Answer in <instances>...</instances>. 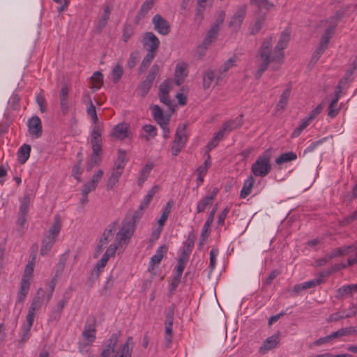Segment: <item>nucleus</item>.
<instances>
[{"label": "nucleus", "mask_w": 357, "mask_h": 357, "mask_svg": "<svg viewBox=\"0 0 357 357\" xmlns=\"http://www.w3.org/2000/svg\"><path fill=\"white\" fill-rule=\"evenodd\" d=\"M289 40V32L287 30L282 31L273 54V37L270 36L263 42L257 55V61L259 63V66L255 73L256 79H258L261 77L263 73L268 68V65L271 63H273L271 68L273 70H276L279 68L284 59V52L282 50L287 47Z\"/></svg>", "instance_id": "nucleus-1"}, {"label": "nucleus", "mask_w": 357, "mask_h": 357, "mask_svg": "<svg viewBox=\"0 0 357 357\" xmlns=\"http://www.w3.org/2000/svg\"><path fill=\"white\" fill-rule=\"evenodd\" d=\"M271 169V153L266 151L251 166V172L255 176L264 177Z\"/></svg>", "instance_id": "nucleus-2"}, {"label": "nucleus", "mask_w": 357, "mask_h": 357, "mask_svg": "<svg viewBox=\"0 0 357 357\" xmlns=\"http://www.w3.org/2000/svg\"><path fill=\"white\" fill-rule=\"evenodd\" d=\"M82 342L79 343V348L81 352L86 351V347L91 345L96 340V324L93 321L92 323H86L82 333Z\"/></svg>", "instance_id": "nucleus-3"}, {"label": "nucleus", "mask_w": 357, "mask_h": 357, "mask_svg": "<svg viewBox=\"0 0 357 357\" xmlns=\"http://www.w3.org/2000/svg\"><path fill=\"white\" fill-rule=\"evenodd\" d=\"M135 231V225L131 222L123 224L121 229L116 235L115 241L121 246L127 245Z\"/></svg>", "instance_id": "nucleus-4"}, {"label": "nucleus", "mask_w": 357, "mask_h": 357, "mask_svg": "<svg viewBox=\"0 0 357 357\" xmlns=\"http://www.w3.org/2000/svg\"><path fill=\"white\" fill-rule=\"evenodd\" d=\"M247 6L246 5L240 6L235 13L231 17L229 22V26L233 31H238L246 15Z\"/></svg>", "instance_id": "nucleus-5"}, {"label": "nucleus", "mask_w": 357, "mask_h": 357, "mask_svg": "<svg viewBox=\"0 0 357 357\" xmlns=\"http://www.w3.org/2000/svg\"><path fill=\"white\" fill-rule=\"evenodd\" d=\"M30 203V195L29 194L24 195L20 206L18 218L17 220V224L20 227H23L26 221Z\"/></svg>", "instance_id": "nucleus-6"}, {"label": "nucleus", "mask_w": 357, "mask_h": 357, "mask_svg": "<svg viewBox=\"0 0 357 357\" xmlns=\"http://www.w3.org/2000/svg\"><path fill=\"white\" fill-rule=\"evenodd\" d=\"M152 22L154 29L161 35H167L170 31V26L168 22L160 15H155L153 17Z\"/></svg>", "instance_id": "nucleus-7"}, {"label": "nucleus", "mask_w": 357, "mask_h": 357, "mask_svg": "<svg viewBox=\"0 0 357 357\" xmlns=\"http://www.w3.org/2000/svg\"><path fill=\"white\" fill-rule=\"evenodd\" d=\"M357 248V245L356 246H342L340 248H337L330 253L326 255L324 257V261H328L336 257L342 256V255H351L352 252H354Z\"/></svg>", "instance_id": "nucleus-8"}, {"label": "nucleus", "mask_w": 357, "mask_h": 357, "mask_svg": "<svg viewBox=\"0 0 357 357\" xmlns=\"http://www.w3.org/2000/svg\"><path fill=\"white\" fill-rule=\"evenodd\" d=\"M213 0H197L195 21L199 24L204 18V13L207 7H211Z\"/></svg>", "instance_id": "nucleus-9"}, {"label": "nucleus", "mask_w": 357, "mask_h": 357, "mask_svg": "<svg viewBox=\"0 0 357 357\" xmlns=\"http://www.w3.org/2000/svg\"><path fill=\"white\" fill-rule=\"evenodd\" d=\"M28 129L29 132L31 135L36 137H39L42 135V125L41 121L38 116L31 117L28 121Z\"/></svg>", "instance_id": "nucleus-10"}, {"label": "nucleus", "mask_w": 357, "mask_h": 357, "mask_svg": "<svg viewBox=\"0 0 357 357\" xmlns=\"http://www.w3.org/2000/svg\"><path fill=\"white\" fill-rule=\"evenodd\" d=\"M159 44L158 38L152 32H147L144 35L143 45L146 50L157 51Z\"/></svg>", "instance_id": "nucleus-11"}, {"label": "nucleus", "mask_w": 357, "mask_h": 357, "mask_svg": "<svg viewBox=\"0 0 357 357\" xmlns=\"http://www.w3.org/2000/svg\"><path fill=\"white\" fill-rule=\"evenodd\" d=\"M243 116L240 115L234 120H229L223 123L222 128L218 132H222V136L225 132H231L235 129L239 128L243 124Z\"/></svg>", "instance_id": "nucleus-12"}, {"label": "nucleus", "mask_w": 357, "mask_h": 357, "mask_svg": "<svg viewBox=\"0 0 357 357\" xmlns=\"http://www.w3.org/2000/svg\"><path fill=\"white\" fill-rule=\"evenodd\" d=\"M279 342V335H273L272 336L268 337L263 343V344L259 347V352L261 354H265L268 351L275 348L277 347Z\"/></svg>", "instance_id": "nucleus-13"}, {"label": "nucleus", "mask_w": 357, "mask_h": 357, "mask_svg": "<svg viewBox=\"0 0 357 357\" xmlns=\"http://www.w3.org/2000/svg\"><path fill=\"white\" fill-rule=\"evenodd\" d=\"M68 89L64 85L62 86L59 98H60V106L61 112L63 114H66L69 109V102H68Z\"/></svg>", "instance_id": "nucleus-14"}, {"label": "nucleus", "mask_w": 357, "mask_h": 357, "mask_svg": "<svg viewBox=\"0 0 357 357\" xmlns=\"http://www.w3.org/2000/svg\"><path fill=\"white\" fill-rule=\"evenodd\" d=\"M132 351V338L129 337L121 349L112 357H131Z\"/></svg>", "instance_id": "nucleus-15"}, {"label": "nucleus", "mask_w": 357, "mask_h": 357, "mask_svg": "<svg viewBox=\"0 0 357 357\" xmlns=\"http://www.w3.org/2000/svg\"><path fill=\"white\" fill-rule=\"evenodd\" d=\"M61 229V218L59 215H56L54 218V222L48 230V234L46 235L48 237L56 239L59 234Z\"/></svg>", "instance_id": "nucleus-16"}, {"label": "nucleus", "mask_w": 357, "mask_h": 357, "mask_svg": "<svg viewBox=\"0 0 357 357\" xmlns=\"http://www.w3.org/2000/svg\"><path fill=\"white\" fill-rule=\"evenodd\" d=\"M151 109L153 119L158 124H163L165 126V124L169 123V119L163 115V112L158 105H155L152 106Z\"/></svg>", "instance_id": "nucleus-17"}, {"label": "nucleus", "mask_w": 357, "mask_h": 357, "mask_svg": "<svg viewBox=\"0 0 357 357\" xmlns=\"http://www.w3.org/2000/svg\"><path fill=\"white\" fill-rule=\"evenodd\" d=\"M237 59L235 56L229 59L226 61L219 68L218 75L216 76V83H218L220 79H222V75L226 72H227L230 68L236 65Z\"/></svg>", "instance_id": "nucleus-18"}, {"label": "nucleus", "mask_w": 357, "mask_h": 357, "mask_svg": "<svg viewBox=\"0 0 357 357\" xmlns=\"http://www.w3.org/2000/svg\"><path fill=\"white\" fill-rule=\"evenodd\" d=\"M44 295L45 291L43 290V289H38L29 309H31V310L34 311L38 310L42 306V303L44 299Z\"/></svg>", "instance_id": "nucleus-19"}, {"label": "nucleus", "mask_w": 357, "mask_h": 357, "mask_svg": "<svg viewBox=\"0 0 357 357\" xmlns=\"http://www.w3.org/2000/svg\"><path fill=\"white\" fill-rule=\"evenodd\" d=\"M116 222H114L108 225L107 228L105 230L102 238L100 239V243L105 245H107L110 240L113 238L114 232L116 230Z\"/></svg>", "instance_id": "nucleus-20"}, {"label": "nucleus", "mask_w": 357, "mask_h": 357, "mask_svg": "<svg viewBox=\"0 0 357 357\" xmlns=\"http://www.w3.org/2000/svg\"><path fill=\"white\" fill-rule=\"evenodd\" d=\"M255 182V179L252 175L245 181L240 193L241 198L244 199L251 193Z\"/></svg>", "instance_id": "nucleus-21"}, {"label": "nucleus", "mask_w": 357, "mask_h": 357, "mask_svg": "<svg viewBox=\"0 0 357 357\" xmlns=\"http://www.w3.org/2000/svg\"><path fill=\"white\" fill-rule=\"evenodd\" d=\"M159 187L158 185H154L147 193V195L144 197V199L141 202V204L139 207V211H143L146 208L152 200L154 195L158 192Z\"/></svg>", "instance_id": "nucleus-22"}, {"label": "nucleus", "mask_w": 357, "mask_h": 357, "mask_svg": "<svg viewBox=\"0 0 357 357\" xmlns=\"http://www.w3.org/2000/svg\"><path fill=\"white\" fill-rule=\"evenodd\" d=\"M291 88L290 86H287L280 97V100L277 105V109L284 110L288 103L291 96Z\"/></svg>", "instance_id": "nucleus-23"}, {"label": "nucleus", "mask_w": 357, "mask_h": 357, "mask_svg": "<svg viewBox=\"0 0 357 357\" xmlns=\"http://www.w3.org/2000/svg\"><path fill=\"white\" fill-rule=\"evenodd\" d=\"M167 252V247L165 245H161L157 250L156 253L151 258L150 266H153L155 264H159Z\"/></svg>", "instance_id": "nucleus-24"}, {"label": "nucleus", "mask_w": 357, "mask_h": 357, "mask_svg": "<svg viewBox=\"0 0 357 357\" xmlns=\"http://www.w3.org/2000/svg\"><path fill=\"white\" fill-rule=\"evenodd\" d=\"M185 125L183 124V125L178 126V127L177 128L176 132L175 139L174 141V144H179L181 146L185 145L186 140H187V137L185 135Z\"/></svg>", "instance_id": "nucleus-25"}, {"label": "nucleus", "mask_w": 357, "mask_h": 357, "mask_svg": "<svg viewBox=\"0 0 357 357\" xmlns=\"http://www.w3.org/2000/svg\"><path fill=\"white\" fill-rule=\"evenodd\" d=\"M215 79V70L211 69H207L202 75L203 87L204 89H208L211 86L213 82Z\"/></svg>", "instance_id": "nucleus-26"}, {"label": "nucleus", "mask_w": 357, "mask_h": 357, "mask_svg": "<svg viewBox=\"0 0 357 357\" xmlns=\"http://www.w3.org/2000/svg\"><path fill=\"white\" fill-rule=\"evenodd\" d=\"M127 126L126 124H119L113 128L112 135L116 138L123 139L127 137Z\"/></svg>", "instance_id": "nucleus-27"}, {"label": "nucleus", "mask_w": 357, "mask_h": 357, "mask_svg": "<svg viewBox=\"0 0 357 357\" xmlns=\"http://www.w3.org/2000/svg\"><path fill=\"white\" fill-rule=\"evenodd\" d=\"M31 146L24 144L22 145L17 152L18 160L20 163L24 164L28 160L30 155Z\"/></svg>", "instance_id": "nucleus-28"}, {"label": "nucleus", "mask_w": 357, "mask_h": 357, "mask_svg": "<svg viewBox=\"0 0 357 357\" xmlns=\"http://www.w3.org/2000/svg\"><path fill=\"white\" fill-rule=\"evenodd\" d=\"M352 334H357L356 326H350L347 328H340L337 331L333 332L332 337H335V338H337L342 336L351 335Z\"/></svg>", "instance_id": "nucleus-29"}, {"label": "nucleus", "mask_w": 357, "mask_h": 357, "mask_svg": "<svg viewBox=\"0 0 357 357\" xmlns=\"http://www.w3.org/2000/svg\"><path fill=\"white\" fill-rule=\"evenodd\" d=\"M55 241L56 240L54 239L53 238H50L45 236L42 242L40 255H46L54 245Z\"/></svg>", "instance_id": "nucleus-30"}, {"label": "nucleus", "mask_w": 357, "mask_h": 357, "mask_svg": "<svg viewBox=\"0 0 357 357\" xmlns=\"http://www.w3.org/2000/svg\"><path fill=\"white\" fill-rule=\"evenodd\" d=\"M91 89L93 90L99 89L102 85L103 76L99 71L95 72L91 77Z\"/></svg>", "instance_id": "nucleus-31"}, {"label": "nucleus", "mask_w": 357, "mask_h": 357, "mask_svg": "<svg viewBox=\"0 0 357 357\" xmlns=\"http://www.w3.org/2000/svg\"><path fill=\"white\" fill-rule=\"evenodd\" d=\"M185 70V68L182 66L177 65L176 67L174 73V82L177 86L181 85L184 82L185 77H186Z\"/></svg>", "instance_id": "nucleus-32"}, {"label": "nucleus", "mask_w": 357, "mask_h": 357, "mask_svg": "<svg viewBox=\"0 0 357 357\" xmlns=\"http://www.w3.org/2000/svg\"><path fill=\"white\" fill-rule=\"evenodd\" d=\"M328 44L320 42L319 46L317 47L315 52L312 56V58L310 59L311 63H316L317 61L319 60L321 54L324 52V51L327 49Z\"/></svg>", "instance_id": "nucleus-33"}, {"label": "nucleus", "mask_w": 357, "mask_h": 357, "mask_svg": "<svg viewBox=\"0 0 357 357\" xmlns=\"http://www.w3.org/2000/svg\"><path fill=\"white\" fill-rule=\"evenodd\" d=\"M336 28L335 22H329V24L326 28L324 33L321 36V41L328 44L329 40L334 33V30Z\"/></svg>", "instance_id": "nucleus-34"}, {"label": "nucleus", "mask_w": 357, "mask_h": 357, "mask_svg": "<svg viewBox=\"0 0 357 357\" xmlns=\"http://www.w3.org/2000/svg\"><path fill=\"white\" fill-rule=\"evenodd\" d=\"M153 164L152 163H147L145 165V166L142 168V169L140 172L139 176L138 178V185H142L144 181L147 179L151 169H153Z\"/></svg>", "instance_id": "nucleus-35"}, {"label": "nucleus", "mask_w": 357, "mask_h": 357, "mask_svg": "<svg viewBox=\"0 0 357 357\" xmlns=\"http://www.w3.org/2000/svg\"><path fill=\"white\" fill-rule=\"evenodd\" d=\"M265 19L266 17L264 15H261L256 18L254 24L250 26V34L255 35L261 30L265 22Z\"/></svg>", "instance_id": "nucleus-36"}, {"label": "nucleus", "mask_w": 357, "mask_h": 357, "mask_svg": "<svg viewBox=\"0 0 357 357\" xmlns=\"http://www.w3.org/2000/svg\"><path fill=\"white\" fill-rule=\"evenodd\" d=\"M297 158V155L294 152H287L281 154L279 157L275 159V162L278 165H281L284 162L294 160Z\"/></svg>", "instance_id": "nucleus-37"}, {"label": "nucleus", "mask_w": 357, "mask_h": 357, "mask_svg": "<svg viewBox=\"0 0 357 357\" xmlns=\"http://www.w3.org/2000/svg\"><path fill=\"white\" fill-rule=\"evenodd\" d=\"M216 211H217V205H215V206L210 212L208 217L203 227V229L202 231L203 238L205 236V234H208V231L210 230L211 224L213 223L214 215L216 213Z\"/></svg>", "instance_id": "nucleus-38"}, {"label": "nucleus", "mask_w": 357, "mask_h": 357, "mask_svg": "<svg viewBox=\"0 0 357 357\" xmlns=\"http://www.w3.org/2000/svg\"><path fill=\"white\" fill-rule=\"evenodd\" d=\"M123 172L114 169L112 172V174L108 178L107 183V188L108 190L113 188L115 184L119 181L120 176H121Z\"/></svg>", "instance_id": "nucleus-39"}, {"label": "nucleus", "mask_w": 357, "mask_h": 357, "mask_svg": "<svg viewBox=\"0 0 357 357\" xmlns=\"http://www.w3.org/2000/svg\"><path fill=\"white\" fill-rule=\"evenodd\" d=\"M217 33L214 31L211 32L209 29L206 33L205 38L204 39L201 45L199 46V49L206 50L210 43L216 38Z\"/></svg>", "instance_id": "nucleus-40"}, {"label": "nucleus", "mask_w": 357, "mask_h": 357, "mask_svg": "<svg viewBox=\"0 0 357 357\" xmlns=\"http://www.w3.org/2000/svg\"><path fill=\"white\" fill-rule=\"evenodd\" d=\"M153 6V0H146L138 12L137 17H144Z\"/></svg>", "instance_id": "nucleus-41"}, {"label": "nucleus", "mask_w": 357, "mask_h": 357, "mask_svg": "<svg viewBox=\"0 0 357 357\" xmlns=\"http://www.w3.org/2000/svg\"><path fill=\"white\" fill-rule=\"evenodd\" d=\"M151 86L152 85L149 84L148 82L145 80L142 81L137 86V94L141 97H144L151 89Z\"/></svg>", "instance_id": "nucleus-42"}, {"label": "nucleus", "mask_w": 357, "mask_h": 357, "mask_svg": "<svg viewBox=\"0 0 357 357\" xmlns=\"http://www.w3.org/2000/svg\"><path fill=\"white\" fill-rule=\"evenodd\" d=\"M195 238L196 236L194 234V232H190L188 234V238L185 241V244L183 249V251H185L186 253H191L192 248L194 246Z\"/></svg>", "instance_id": "nucleus-43"}, {"label": "nucleus", "mask_w": 357, "mask_h": 357, "mask_svg": "<svg viewBox=\"0 0 357 357\" xmlns=\"http://www.w3.org/2000/svg\"><path fill=\"white\" fill-rule=\"evenodd\" d=\"M337 98H333L328 106V115L331 118L336 116L339 113L340 107L337 105Z\"/></svg>", "instance_id": "nucleus-44"}, {"label": "nucleus", "mask_w": 357, "mask_h": 357, "mask_svg": "<svg viewBox=\"0 0 357 357\" xmlns=\"http://www.w3.org/2000/svg\"><path fill=\"white\" fill-rule=\"evenodd\" d=\"M213 201L211 197H208L207 196L203 197L197 204V212L198 213L204 211L205 208L212 204Z\"/></svg>", "instance_id": "nucleus-45"}, {"label": "nucleus", "mask_w": 357, "mask_h": 357, "mask_svg": "<svg viewBox=\"0 0 357 357\" xmlns=\"http://www.w3.org/2000/svg\"><path fill=\"white\" fill-rule=\"evenodd\" d=\"M160 70V66L158 64H154L152 66L148 75L146 76L145 81L148 82L151 85L153 84V82L158 75Z\"/></svg>", "instance_id": "nucleus-46"}, {"label": "nucleus", "mask_w": 357, "mask_h": 357, "mask_svg": "<svg viewBox=\"0 0 357 357\" xmlns=\"http://www.w3.org/2000/svg\"><path fill=\"white\" fill-rule=\"evenodd\" d=\"M123 73V69L122 66L120 64H116L112 71L113 82L117 83L121 78Z\"/></svg>", "instance_id": "nucleus-47"}, {"label": "nucleus", "mask_w": 357, "mask_h": 357, "mask_svg": "<svg viewBox=\"0 0 357 357\" xmlns=\"http://www.w3.org/2000/svg\"><path fill=\"white\" fill-rule=\"evenodd\" d=\"M34 264L33 261L29 262L25 267L24 273L22 280H25L30 282L33 272Z\"/></svg>", "instance_id": "nucleus-48"}, {"label": "nucleus", "mask_w": 357, "mask_h": 357, "mask_svg": "<svg viewBox=\"0 0 357 357\" xmlns=\"http://www.w3.org/2000/svg\"><path fill=\"white\" fill-rule=\"evenodd\" d=\"M172 83V80L170 79L165 80L162 82L159 86L158 95H169L170 91V85Z\"/></svg>", "instance_id": "nucleus-49"}, {"label": "nucleus", "mask_w": 357, "mask_h": 357, "mask_svg": "<svg viewBox=\"0 0 357 357\" xmlns=\"http://www.w3.org/2000/svg\"><path fill=\"white\" fill-rule=\"evenodd\" d=\"M119 337V333H113L107 340V343L105 347L110 349L112 353L115 352V347L118 342Z\"/></svg>", "instance_id": "nucleus-50"}, {"label": "nucleus", "mask_w": 357, "mask_h": 357, "mask_svg": "<svg viewBox=\"0 0 357 357\" xmlns=\"http://www.w3.org/2000/svg\"><path fill=\"white\" fill-rule=\"evenodd\" d=\"M100 160L101 155L91 154L87 162L86 171H91L95 165H98L100 162Z\"/></svg>", "instance_id": "nucleus-51"}, {"label": "nucleus", "mask_w": 357, "mask_h": 357, "mask_svg": "<svg viewBox=\"0 0 357 357\" xmlns=\"http://www.w3.org/2000/svg\"><path fill=\"white\" fill-rule=\"evenodd\" d=\"M353 292L350 285L342 286L337 290V298L347 296H352Z\"/></svg>", "instance_id": "nucleus-52"}, {"label": "nucleus", "mask_w": 357, "mask_h": 357, "mask_svg": "<svg viewBox=\"0 0 357 357\" xmlns=\"http://www.w3.org/2000/svg\"><path fill=\"white\" fill-rule=\"evenodd\" d=\"M165 340L166 347H169L172 341V325H165Z\"/></svg>", "instance_id": "nucleus-53"}, {"label": "nucleus", "mask_w": 357, "mask_h": 357, "mask_svg": "<svg viewBox=\"0 0 357 357\" xmlns=\"http://www.w3.org/2000/svg\"><path fill=\"white\" fill-rule=\"evenodd\" d=\"M143 130L147 134V135L145 136L146 140H149L151 137L153 138L157 135L156 128L152 125L149 124L144 126Z\"/></svg>", "instance_id": "nucleus-54"}, {"label": "nucleus", "mask_w": 357, "mask_h": 357, "mask_svg": "<svg viewBox=\"0 0 357 357\" xmlns=\"http://www.w3.org/2000/svg\"><path fill=\"white\" fill-rule=\"evenodd\" d=\"M102 128L100 124H96L91 133V141H102Z\"/></svg>", "instance_id": "nucleus-55"}, {"label": "nucleus", "mask_w": 357, "mask_h": 357, "mask_svg": "<svg viewBox=\"0 0 357 357\" xmlns=\"http://www.w3.org/2000/svg\"><path fill=\"white\" fill-rule=\"evenodd\" d=\"M310 121L311 120L309 119L307 117L303 119L300 126L294 130L292 133V137H298L301 133V132L309 125Z\"/></svg>", "instance_id": "nucleus-56"}, {"label": "nucleus", "mask_w": 357, "mask_h": 357, "mask_svg": "<svg viewBox=\"0 0 357 357\" xmlns=\"http://www.w3.org/2000/svg\"><path fill=\"white\" fill-rule=\"evenodd\" d=\"M121 246L114 241L112 244L109 245V247L106 250L105 253L103 255L106 256L108 259L111 257H114L116 251L119 249Z\"/></svg>", "instance_id": "nucleus-57"}, {"label": "nucleus", "mask_w": 357, "mask_h": 357, "mask_svg": "<svg viewBox=\"0 0 357 357\" xmlns=\"http://www.w3.org/2000/svg\"><path fill=\"white\" fill-rule=\"evenodd\" d=\"M223 138L222 132H218L215 136L208 143L207 147L208 150L217 146L220 140Z\"/></svg>", "instance_id": "nucleus-58"}, {"label": "nucleus", "mask_w": 357, "mask_h": 357, "mask_svg": "<svg viewBox=\"0 0 357 357\" xmlns=\"http://www.w3.org/2000/svg\"><path fill=\"white\" fill-rule=\"evenodd\" d=\"M134 30L131 25H126L123 28L122 39L124 42H127L133 34Z\"/></svg>", "instance_id": "nucleus-59"}, {"label": "nucleus", "mask_w": 357, "mask_h": 357, "mask_svg": "<svg viewBox=\"0 0 357 357\" xmlns=\"http://www.w3.org/2000/svg\"><path fill=\"white\" fill-rule=\"evenodd\" d=\"M92 154L101 155L102 153V141H91Z\"/></svg>", "instance_id": "nucleus-60"}, {"label": "nucleus", "mask_w": 357, "mask_h": 357, "mask_svg": "<svg viewBox=\"0 0 357 357\" xmlns=\"http://www.w3.org/2000/svg\"><path fill=\"white\" fill-rule=\"evenodd\" d=\"M36 101L38 106L40 107V110L41 112L44 113L46 112L45 107V99L42 93H40L37 95Z\"/></svg>", "instance_id": "nucleus-61"}, {"label": "nucleus", "mask_w": 357, "mask_h": 357, "mask_svg": "<svg viewBox=\"0 0 357 357\" xmlns=\"http://www.w3.org/2000/svg\"><path fill=\"white\" fill-rule=\"evenodd\" d=\"M211 156L209 154L207 155V158L205 160L203 165H202L200 167H199L197 169V172H199L201 174H206L208 170V168L211 165Z\"/></svg>", "instance_id": "nucleus-62"}, {"label": "nucleus", "mask_w": 357, "mask_h": 357, "mask_svg": "<svg viewBox=\"0 0 357 357\" xmlns=\"http://www.w3.org/2000/svg\"><path fill=\"white\" fill-rule=\"evenodd\" d=\"M138 57H139V53L138 52H132L130 55V58L128 61V67L129 68H132L135 66V65L137 64V61H138Z\"/></svg>", "instance_id": "nucleus-63"}, {"label": "nucleus", "mask_w": 357, "mask_h": 357, "mask_svg": "<svg viewBox=\"0 0 357 357\" xmlns=\"http://www.w3.org/2000/svg\"><path fill=\"white\" fill-rule=\"evenodd\" d=\"M251 3L257 5L259 8L268 9L273 6V4L269 3L268 0H250Z\"/></svg>", "instance_id": "nucleus-64"}]
</instances>
